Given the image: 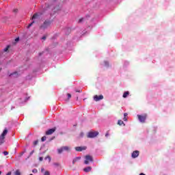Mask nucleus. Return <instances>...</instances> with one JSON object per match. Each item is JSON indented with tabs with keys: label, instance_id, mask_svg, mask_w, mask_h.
<instances>
[{
	"label": "nucleus",
	"instance_id": "1",
	"mask_svg": "<svg viewBox=\"0 0 175 175\" xmlns=\"http://www.w3.org/2000/svg\"><path fill=\"white\" fill-rule=\"evenodd\" d=\"M51 23H53V21L45 20L43 24L40 26V29H46V28H49V27L51 25Z\"/></svg>",
	"mask_w": 175,
	"mask_h": 175
},
{
	"label": "nucleus",
	"instance_id": "39",
	"mask_svg": "<svg viewBox=\"0 0 175 175\" xmlns=\"http://www.w3.org/2000/svg\"><path fill=\"white\" fill-rule=\"evenodd\" d=\"M28 99H29V97L26 98L25 100V102H27V100H28Z\"/></svg>",
	"mask_w": 175,
	"mask_h": 175
},
{
	"label": "nucleus",
	"instance_id": "42",
	"mask_svg": "<svg viewBox=\"0 0 175 175\" xmlns=\"http://www.w3.org/2000/svg\"><path fill=\"white\" fill-rule=\"evenodd\" d=\"M76 92H81V90H76Z\"/></svg>",
	"mask_w": 175,
	"mask_h": 175
},
{
	"label": "nucleus",
	"instance_id": "11",
	"mask_svg": "<svg viewBox=\"0 0 175 175\" xmlns=\"http://www.w3.org/2000/svg\"><path fill=\"white\" fill-rule=\"evenodd\" d=\"M132 158H137L139 157V150H135L131 154Z\"/></svg>",
	"mask_w": 175,
	"mask_h": 175
},
{
	"label": "nucleus",
	"instance_id": "36",
	"mask_svg": "<svg viewBox=\"0 0 175 175\" xmlns=\"http://www.w3.org/2000/svg\"><path fill=\"white\" fill-rule=\"evenodd\" d=\"M124 117L126 118V116H128V113H124Z\"/></svg>",
	"mask_w": 175,
	"mask_h": 175
},
{
	"label": "nucleus",
	"instance_id": "27",
	"mask_svg": "<svg viewBox=\"0 0 175 175\" xmlns=\"http://www.w3.org/2000/svg\"><path fill=\"white\" fill-rule=\"evenodd\" d=\"M68 99H70L72 98V95L70 94H67Z\"/></svg>",
	"mask_w": 175,
	"mask_h": 175
},
{
	"label": "nucleus",
	"instance_id": "5",
	"mask_svg": "<svg viewBox=\"0 0 175 175\" xmlns=\"http://www.w3.org/2000/svg\"><path fill=\"white\" fill-rule=\"evenodd\" d=\"M98 135H99L98 131L90 132L88 134V137L89 139H93L94 137H96Z\"/></svg>",
	"mask_w": 175,
	"mask_h": 175
},
{
	"label": "nucleus",
	"instance_id": "34",
	"mask_svg": "<svg viewBox=\"0 0 175 175\" xmlns=\"http://www.w3.org/2000/svg\"><path fill=\"white\" fill-rule=\"evenodd\" d=\"M43 172H44V167L41 168V173H43Z\"/></svg>",
	"mask_w": 175,
	"mask_h": 175
},
{
	"label": "nucleus",
	"instance_id": "40",
	"mask_svg": "<svg viewBox=\"0 0 175 175\" xmlns=\"http://www.w3.org/2000/svg\"><path fill=\"white\" fill-rule=\"evenodd\" d=\"M24 154H25V151L22 152L21 155H24Z\"/></svg>",
	"mask_w": 175,
	"mask_h": 175
},
{
	"label": "nucleus",
	"instance_id": "18",
	"mask_svg": "<svg viewBox=\"0 0 175 175\" xmlns=\"http://www.w3.org/2000/svg\"><path fill=\"white\" fill-rule=\"evenodd\" d=\"M118 125H125V124H124V121H122V120H118Z\"/></svg>",
	"mask_w": 175,
	"mask_h": 175
},
{
	"label": "nucleus",
	"instance_id": "2",
	"mask_svg": "<svg viewBox=\"0 0 175 175\" xmlns=\"http://www.w3.org/2000/svg\"><path fill=\"white\" fill-rule=\"evenodd\" d=\"M8 135V129H4L2 134L0 135V146L5 143V136Z\"/></svg>",
	"mask_w": 175,
	"mask_h": 175
},
{
	"label": "nucleus",
	"instance_id": "12",
	"mask_svg": "<svg viewBox=\"0 0 175 175\" xmlns=\"http://www.w3.org/2000/svg\"><path fill=\"white\" fill-rule=\"evenodd\" d=\"M91 170H92V167L90 166L86 167L83 169V172H85V173H88L89 172H91Z\"/></svg>",
	"mask_w": 175,
	"mask_h": 175
},
{
	"label": "nucleus",
	"instance_id": "14",
	"mask_svg": "<svg viewBox=\"0 0 175 175\" xmlns=\"http://www.w3.org/2000/svg\"><path fill=\"white\" fill-rule=\"evenodd\" d=\"M81 159V157H75L73 160H72V165H75V163H76L77 162V161H80Z\"/></svg>",
	"mask_w": 175,
	"mask_h": 175
},
{
	"label": "nucleus",
	"instance_id": "13",
	"mask_svg": "<svg viewBox=\"0 0 175 175\" xmlns=\"http://www.w3.org/2000/svg\"><path fill=\"white\" fill-rule=\"evenodd\" d=\"M72 29L70 27H66V29H64V32L66 33V35H69V33H70Z\"/></svg>",
	"mask_w": 175,
	"mask_h": 175
},
{
	"label": "nucleus",
	"instance_id": "45",
	"mask_svg": "<svg viewBox=\"0 0 175 175\" xmlns=\"http://www.w3.org/2000/svg\"><path fill=\"white\" fill-rule=\"evenodd\" d=\"M2 174V171H0V175H1Z\"/></svg>",
	"mask_w": 175,
	"mask_h": 175
},
{
	"label": "nucleus",
	"instance_id": "32",
	"mask_svg": "<svg viewBox=\"0 0 175 175\" xmlns=\"http://www.w3.org/2000/svg\"><path fill=\"white\" fill-rule=\"evenodd\" d=\"M46 36H44L42 38V40H46Z\"/></svg>",
	"mask_w": 175,
	"mask_h": 175
},
{
	"label": "nucleus",
	"instance_id": "43",
	"mask_svg": "<svg viewBox=\"0 0 175 175\" xmlns=\"http://www.w3.org/2000/svg\"><path fill=\"white\" fill-rule=\"evenodd\" d=\"M42 54H43V53H39V55H42Z\"/></svg>",
	"mask_w": 175,
	"mask_h": 175
},
{
	"label": "nucleus",
	"instance_id": "25",
	"mask_svg": "<svg viewBox=\"0 0 175 175\" xmlns=\"http://www.w3.org/2000/svg\"><path fill=\"white\" fill-rule=\"evenodd\" d=\"M44 175H50V172L49 171H45L44 173Z\"/></svg>",
	"mask_w": 175,
	"mask_h": 175
},
{
	"label": "nucleus",
	"instance_id": "10",
	"mask_svg": "<svg viewBox=\"0 0 175 175\" xmlns=\"http://www.w3.org/2000/svg\"><path fill=\"white\" fill-rule=\"evenodd\" d=\"M75 150L76 151H83L84 150H87V147L86 146H77L75 147Z\"/></svg>",
	"mask_w": 175,
	"mask_h": 175
},
{
	"label": "nucleus",
	"instance_id": "23",
	"mask_svg": "<svg viewBox=\"0 0 175 175\" xmlns=\"http://www.w3.org/2000/svg\"><path fill=\"white\" fill-rule=\"evenodd\" d=\"M46 139H47V137H46V136H43V137L41 138V141H42V142H46Z\"/></svg>",
	"mask_w": 175,
	"mask_h": 175
},
{
	"label": "nucleus",
	"instance_id": "49",
	"mask_svg": "<svg viewBox=\"0 0 175 175\" xmlns=\"http://www.w3.org/2000/svg\"><path fill=\"white\" fill-rule=\"evenodd\" d=\"M14 12H17V10H15Z\"/></svg>",
	"mask_w": 175,
	"mask_h": 175
},
{
	"label": "nucleus",
	"instance_id": "35",
	"mask_svg": "<svg viewBox=\"0 0 175 175\" xmlns=\"http://www.w3.org/2000/svg\"><path fill=\"white\" fill-rule=\"evenodd\" d=\"M6 175H12V172H9L8 173L6 174Z\"/></svg>",
	"mask_w": 175,
	"mask_h": 175
},
{
	"label": "nucleus",
	"instance_id": "21",
	"mask_svg": "<svg viewBox=\"0 0 175 175\" xmlns=\"http://www.w3.org/2000/svg\"><path fill=\"white\" fill-rule=\"evenodd\" d=\"M32 173H33L34 174H36V173H38V169H36V168L33 169Z\"/></svg>",
	"mask_w": 175,
	"mask_h": 175
},
{
	"label": "nucleus",
	"instance_id": "7",
	"mask_svg": "<svg viewBox=\"0 0 175 175\" xmlns=\"http://www.w3.org/2000/svg\"><path fill=\"white\" fill-rule=\"evenodd\" d=\"M137 118H138L139 122L144 123V122H146V120L147 119V115H144V116L137 115Z\"/></svg>",
	"mask_w": 175,
	"mask_h": 175
},
{
	"label": "nucleus",
	"instance_id": "20",
	"mask_svg": "<svg viewBox=\"0 0 175 175\" xmlns=\"http://www.w3.org/2000/svg\"><path fill=\"white\" fill-rule=\"evenodd\" d=\"M45 161L49 159V162H51V157L50 156H47L44 158Z\"/></svg>",
	"mask_w": 175,
	"mask_h": 175
},
{
	"label": "nucleus",
	"instance_id": "26",
	"mask_svg": "<svg viewBox=\"0 0 175 175\" xmlns=\"http://www.w3.org/2000/svg\"><path fill=\"white\" fill-rule=\"evenodd\" d=\"M33 23H35V21H33L31 23L29 24V25L27 26V28H30V27H32V24H33Z\"/></svg>",
	"mask_w": 175,
	"mask_h": 175
},
{
	"label": "nucleus",
	"instance_id": "22",
	"mask_svg": "<svg viewBox=\"0 0 175 175\" xmlns=\"http://www.w3.org/2000/svg\"><path fill=\"white\" fill-rule=\"evenodd\" d=\"M85 21V18H82L79 19V23H83V21Z\"/></svg>",
	"mask_w": 175,
	"mask_h": 175
},
{
	"label": "nucleus",
	"instance_id": "29",
	"mask_svg": "<svg viewBox=\"0 0 175 175\" xmlns=\"http://www.w3.org/2000/svg\"><path fill=\"white\" fill-rule=\"evenodd\" d=\"M34 152H35V150H32V151L30 152L29 157H31V155H33Z\"/></svg>",
	"mask_w": 175,
	"mask_h": 175
},
{
	"label": "nucleus",
	"instance_id": "3",
	"mask_svg": "<svg viewBox=\"0 0 175 175\" xmlns=\"http://www.w3.org/2000/svg\"><path fill=\"white\" fill-rule=\"evenodd\" d=\"M85 159L84 161L85 165H88L90 162H94V159L90 155H86L85 157Z\"/></svg>",
	"mask_w": 175,
	"mask_h": 175
},
{
	"label": "nucleus",
	"instance_id": "15",
	"mask_svg": "<svg viewBox=\"0 0 175 175\" xmlns=\"http://www.w3.org/2000/svg\"><path fill=\"white\" fill-rule=\"evenodd\" d=\"M18 76V74L17 73V72H14L9 75L10 77H17Z\"/></svg>",
	"mask_w": 175,
	"mask_h": 175
},
{
	"label": "nucleus",
	"instance_id": "46",
	"mask_svg": "<svg viewBox=\"0 0 175 175\" xmlns=\"http://www.w3.org/2000/svg\"><path fill=\"white\" fill-rule=\"evenodd\" d=\"M83 133H81V136H83Z\"/></svg>",
	"mask_w": 175,
	"mask_h": 175
},
{
	"label": "nucleus",
	"instance_id": "28",
	"mask_svg": "<svg viewBox=\"0 0 175 175\" xmlns=\"http://www.w3.org/2000/svg\"><path fill=\"white\" fill-rule=\"evenodd\" d=\"M38 143H39V142L38 140L34 141L33 146H36L38 144Z\"/></svg>",
	"mask_w": 175,
	"mask_h": 175
},
{
	"label": "nucleus",
	"instance_id": "8",
	"mask_svg": "<svg viewBox=\"0 0 175 175\" xmlns=\"http://www.w3.org/2000/svg\"><path fill=\"white\" fill-rule=\"evenodd\" d=\"M102 99H103V95H95L94 96V100H95V102H99V100H102Z\"/></svg>",
	"mask_w": 175,
	"mask_h": 175
},
{
	"label": "nucleus",
	"instance_id": "37",
	"mask_svg": "<svg viewBox=\"0 0 175 175\" xmlns=\"http://www.w3.org/2000/svg\"><path fill=\"white\" fill-rule=\"evenodd\" d=\"M107 136H109V133L108 132L105 134V137H107Z\"/></svg>",
	"mask_w": 175,
	"mask_h": 175
},
{
	"label": "nucleus",
	"instance_id": "16",
	"mask_svg": "<svg viewBox=\"0 0 175 175\" xmlns=\"http://www.w3.org/2000/svg\"><path fill=\"white\" fill-rule=\"evenodd\" d=\"M129 95V91L124 92V94H123V98H128Z\"/></svg>",
	"mask_w": 175,
	"mask_h": 175
},
{
	"label": "nucleus",
	"instance_id": "30",
	"mask_svg": "<svg viewBox=\"0 0 175 175\" xmlns=\"http://www.w3.org/2000/svg\"><path fill=\"white\" fill-rule=\"evenodd\" d=\"M9 46H8L6 48L4 49V51L6 52L9 50Z\"/></svg>",
	"mask_w": 175,
	"mask_h": 175
},
{
	"label": "nucleus",
	"instance_id": "17",
	"mask_svg": "<svg viewBox=\"0 0 175 175\" xmlns=\"http://www.w3.org/2000/svg\"><path fill=\"white\" fill-rule=\"evenodd\" d=\"M104 66H105V68H109V62L104 61Z\"/></svg>",
	"mask_w": 175,
	"mask_h": 175
},
{
	"label": "nucleus",
	"instance_id": "9",
	"mask_svg": "<svg viewBox=\"0 0 175 175\" xmlns=\"http://www.w3.org/2000/svg\"><path fill=\"white\" fill-rule=\"evenodd\" d=\"M55 132V128L50 129L46 131V135H53Z\"/></svg>",
	"mask_w": 175,
	"mask_h": 175
},
{
	"label": "nucleus",
	"instance_id": "41",
	"mask_svg": "<svg viewBox=\"0 0 175 175\" xmlns=\"http://www.w3.org/2000/svg\"><path fill=\"white\" fill-rule=\"evenodd\" d=\"M123 120H124V121H126V118L124 117V118H123Z\"/></svg>",
	"mask_w": 175,
	"mask_h": 175
},
{
	"label": "nucleus",
	"instance_id": "19",
	"mask_svg": "<svg viewBox=\"0 0 175 175\" xmlns=\"http://www.w3.org/2000/svg\"><path fill=\"white\" fill-rule=\"evenodd\" d=\"M15 175H21V172H20V170H16Z\"/></svg>",
	"mask_w": 175,
	"mask_h": 175
},
{
	"label": "nucleus",
	"instance_id": "48",
	"mask_svg": "<svg viewBox=\"0 0 175 175\" xmlns=\"http://www.w3.org/2000/svg\"><path fill=\"white\" fill-rule=\"evenodd\" d=\"M47 9H49V7H46V10H47Z\"/></svg>",
	"mask_w": 175,
	"mask_h": 175
},
{
	"label": "nucleus",
	"instance_id": "6",
	"mask_svg": "<svg viewBox=\"0 0 175 175\" xmlns=\"http://www.w3.org/2000/svg\"><path fill=\"white\" fill-rule=\"evenodd\" d=\"M70 150V148L69 146H62L57 149L58 154H61L62 152H64V151H69Z\"/></svg>",
	"mask_w": 175,
	"mask_h": 175
},
{
	"label": "nucleus",
	"instance_id": "33",
	"mask_svg": "<svg viewBox=\"0 0 175 175\" xmlns=\"http://www.w3.org/2000/svg\"><path fill=\"white\" fill-rule=\"evenodd\" d=\"M18 40H20V38H16L15 39V42H18Z\"/></svg>",
	"mask_w": 175,
	"mask_h": 175
},
{
	"label": "nucleus",
	"instance_id": "4",
	"mask_svg": "<svg viewBox=\"0 0 175 175\" xmlns=\"http://www.w3.org/2000/svg\"><path fill=\"white\" fill-rule=\"evenodd\" d=\"M42 14H43V12H36L34 14L31 18V20H39L42 18Z\"/></svg>",
	"mask_w": 175,
	"mask_h": 175
},
{
	"label": "nucleus",
	"instance_id": "47",
	"mask_svg": "<svg viewBox=\"0 0 175 175\" xmlns=\"http://www.w3.org/2000/svg\"><path fill=\"white\" fill-rule=\"evenodd\" d=\"M47 9H49V7H46V10H47Z\"/></svg>",
	"mask_w": 175,
	"mask_h": 175
},
{
	"label": "nucleus",
	"instance_id": "38",
	"mask_svg": "<svg viewBox=\"0 0 175 175\" xmlns=\"http://www.w3.org/2000/svg\"><path fill=\"white\" fill-rule=\"evenodd\" d=\"M39 161H43V157H40Z\"/></svg>",
	"mask_w": 175,
	"mask_h": 175
},
{
	"label": "nucleus",
	"instance_id": "31",
	"mask_svg": "<svg viewBox=\"0 0 175 175\" xmlns=\"http://www.w3.org/2000/svg\"><path fill=\"white\" fill-rule=\"evenodd\" d=\"M53 165H54V166H57V167L59 166V163H54Z\"/></svg>",
	"mask_w": 175,
	"mask_h": 175
},
{
	"label": "nucleus",
	"instance_id": "44",
	"mask_svg": "<svg viewBox=\"0 0 175 175\" xmlns=\"http://www.w3.org/2000/svg\"><path fill=\"white\" fill-rule=\"evenodd\" d=\"M139 175H145L144 173H141L139 174Z\"/></svg>",
	"mask_w": 175,
	"mask_h": 175
},
{
	"label": "nucleus",
	"instance_id": "24",
	"mask_svg": "<svg viewBox=\"0 0 175 175\" xmlns=\"http://www.w3.org/2000/svg\"><path fill=\"white\" fill-rule=\"evenodd\" d=\"M3 155H5V156L9 155V152H8V151H4V152H3Z\"/></svg>",
	"mask_w": 175,
	"mask_h": 175
}]
</instances>
